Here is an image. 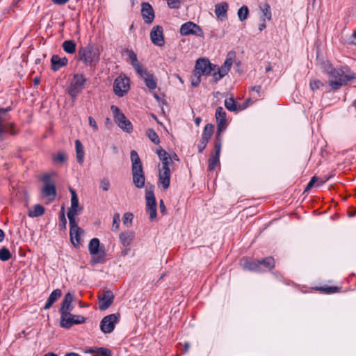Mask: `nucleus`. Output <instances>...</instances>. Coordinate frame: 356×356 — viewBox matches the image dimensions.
Returning a JSON list of instances; mask_svg holds the SVG:
<instances>
[{
    "instance_id": "1",
    "label": "nucleus",
    "mask_w": 356,
    "mask_h": 356,
    "mask_svg": "<svg viewBox=\"0 0 356 356\" xmlns=\"http://www.w3.org/2000/svg\"><path fill=\"white\" fill-rule=\"evenodd\" d=\"M232 64L233 58L232 57L227 58L220 67L211 64L208 59L199 58L196 61L195 72L198 76L212 74L213 81L217 82L228 74Z\"/></svg>"
},
{
    "instance_id": "2",
    "label": "nucleus",
    "mask_w": 356,
    "mask_h": 356,
    "mask_svg": "<svg viewBox=\"0 0 356 356\" xmlns=\"http://www.w3.org/2000/svg\"><path fill=\"white\" fill-rule=\"evenodd\" d=\"M325 71L331 78L328 83L333 90L339 89L347 81L356 79V74L348 67L334 68L330 65Z\"/></svg>"
},
{
    "instance_id": "3",
    "label": "nucleus",
    "mask_w": 356,
    "mask_h": 356,
    "mask_svg": "<svg viewBox=\"0 0 356 356\" xmlns=\"http://www.w3.org/2000/svg\"><path fill=\"white\" fill-rule=\"evenodd\" d=\"M80 60L86 65L95 66L99 61V49L94 47H86L79 50Z\"/></svg>"
},
{
    "instance_id": "4",
    "label": "nucleus",
    "mask_w": 356,
    "mask_h": 356,
    "mask_svg": "<svg viewBox=\"0 0 356 356\" xmlns=\"http://www.w3.org/2000/svg\"><path fill=\"white\" fill-rule=\"evenodd\" d=\"M111 110L113 114L114 121L118 126L124 131L131 133L133 130V126L131 122L120 111V108L117 106L112 105Z\"/></svg>"
},
{
    "instance_id": "5",
    "label": "nucleus",
    "mask_w": 356,
    "mask_h": 356,
    "mask_svg": "<svg viewBox=\"0 0 356 356\" xmlns=\"http://www.w3.org/2000/svg\"><path fill=\"white\" fill-rule=\"evenodd\" d=\"M86 82V79L82 74H75L70 83L68 89V93L70 97L75 99L76 96L81 92L84 88Z\"/></svg>"
},
{
    "instance_id": "6",
    "label": "nucleus",
    "mask_w": 356,
    "mask_h": 356,
    "mask_svg": "<svg viewBox=\"0 0 356 356\" xmlns=\"http://www.w3.org/2000/svg\"><path fill=\"white\" fill-rule=\"evenodd\" d=\"M88 250L92 255V263L95 264L104 261L105 253L104 251L99 248V240L93 238L90 240L88 245Z\"/></svg>"
},
{
    "instance_id": "7",
    "label": "nucleus",
    "mask_w": 356,
    "mask_h": 356,
    "mask_svg": "<svg viewBox=\"0 0 356 356\" xmlns=\"http://www.w3.org/2000/svg\"><path fill=\"white\" fill-rule=\"evenodd\" d=\"M70 192L71 193V205L67 212V217L69 223H73V222H76L75 216L82 212L83 208L79 204V199L76 191L73 188H70Z\"/></svg>"
},
{
    "instance_id": "8",
    "label": "nucleus",
    "mask_w": 356,
    "mask_h": 356,
    "mask_svg": "<svg viewBox=\"0 0 356 356\" xmlns=\"http://www.w3.org/2000/svg\"><path fill=\"white\" fill-rule=\"evenodd\" d=\"M129 89L130 80L127 76L120 75L115 79L113 83V91L117 96H124Z\"/></svg>"
},
{
    "instance_id": "9",
    "label": "nucleus",
    "mask_w": 356,
    "mask_h": 356,
    "mask_svg": "<svg viewBox=\"0 0 356 356\" xmlns=\"http://www.w3.org/2000/svg\"><path fill=\"white\" fill-rule=\"evenodd\" d=\"M146 211L149 214V219L154 220L156 218V203L152 188H146Z\"/></svg>"
},
{
    "instance_id": "10",
    "label": "nucleus",
    "mask_w": 356,
    "mask_h": 356,
    "mask_svg": "<svg viewBox=\"0 0 356 356\" xmlns=\"http://www.w3.org/2000/svg\"><path fill=\"white\" fill-rule=\"evenodd\" d=\"M119 314H112L104 317L99 325L102 332L104 334L112 332L115 329V324L119 321Z\"/></svg>"
},
{
    "instance_id": "11",
    "label": "nucleus",
    "mask_w": 356,
    "mask_h": 356,
    "mask_svg": "<svg viewBox=\"0 0 356 356\" xmlns=\"http://www.w3.org/2000/svg\"><path fill=\"white\" fill-rule=\"evenodd\" d=\"M222 146V138L219 137V136L216 138L215 143H214V153H213L209 159V165L208 170L210 171L213 170L216 166H218L220 163V154L221 151Z\"/></svg>"
},
{
    "instance_id": "12",
    "label": "nucleus",
    "mask_w": 356,
    "mask_h": 356,
    "mask_svg": "<svg viewBox=\"0 0 356 356\" xmlns=\"http://www.w3.org/2000/svg\"><path fill=\"white\" fill-rule=\"evenodd\" d=\"M85 318L79 315H73L67 313L60 316V326L64 328H70L73 325L81 324L85 322Z\"/></svg>"
},
{
    "instance_id": "13",
    "label": "nucleus",
    "mask_w": 356,
    "mask_h": 356,
    "mask_svg": "<svg viewBox=\"0 0 356 356\" xmlns=\"http://www.w3.org/2000/svg\"><path fill=\"white\" fill-rule=\"evenodd\" d=\"M10 110V107L0 108V137L4 133H10L11 134H15V132L11 129L13 124L6 122L9 119L8 112Z\"/></svg>"
},
{
    "instance_id": "14",
    "label": "nucleus",
    "mask_w": 356,
    "mask_h": 356,
    "mask_svg": "<svg viewBox=\"0 0 356 356\" xmlns=\"http://www.w3.org/2000/svg\"><path fill=\"white\" fill-rule=\"evenodd\" d=\"M70 224V236L72 243L74 247H79L81 244V234H83V230L81 229L76 222Z\"/></svg>"
},
{
    "instance_id": "15",
    "label": "nucleus",
    "mask_w": 356,
    "mask_h": 356,
    "mask_svg": "<svg viewBox=\"0 0 356 356\" xmlns=\"http://www.w3.org/2000/svg\"><path fill=\"white\" fill-rule=\"evenodd\" d=\"M180 33L181 35H194L200 36L202 35V31L196 24L188 22L183 24L180 28Z\"/></svg>"
},
{
    "instance_id": "16",
    "label": "nucleus",
    "mask_w": 356,
    "mask_h": 356,
    "mask_svg": "<svg viewBox=\"0 0 356 356\" xmlns=\"http://www.w3.org/2000/svg\"><path fill=\"white\" fill-rule=\"evenodd\" d=\"M216 119L218 123L216 137L218 136L221 137V132L223 131L227 126L226 124V112L223 108L220 106L216 108Z\"/></svg>"
},
{
    "instance_id": "17",
    "label": "nucleus",
    "mask_w": 356,
    "mask_h": 356,
    "mask_svg": "<svg viewBox=\"0 0 356 356\" xmlns=\"http://www.w3.org/2000/svg\"><path fill=\"white\" fill-rule=\"evenodd\" d=\"M136 74L143 80L145 86L149 90H154L156 88L157 82L153 74L147 72L145 68H143L141 72H138Z\"/></svg>"
},
{
    "instance_id": "18",
    "label": "nucleus",
    "mask_w": 356,
    "mask_h": 356,
    "mask_svg": "<svg viewBox=\"0 0 356 356\" xmlns=\"http://www.w3.org/2000/svg\"><path fill=\"white\" fill-rule=\"evenodd\" d=\"M152 42L159 47L164 45L163 28L161 26H154L150 33Z\"/></svg>"
},
{
    "instance_id": "19",
    "label": "nucleus",
    "mask_w": 356,
    "mask_h": 356,
    "mask_svg": "<svg viewBox=\"0 0 356 356\" xmlns=\"http://www.w3.org/2000/svg\"><path fill=\"white\" fill-rule=\"evenodd\" d=\"M114 300V295L111 291H106L104 292L102 296H99V308L100 310L104 311L108 309Z\"/></svg>"
},
{
    "instance_id": "20",
    "label": "nucleus",
    "mask_w": 356,
    "mask_h": 356,
    "mask_svg": "<svg viewBox=\"0 0 356 356\" xmlns=\"http://www.w3.org/2000/svg\"><path fill=\"white\" fill-rule=\"evenodd\" d=\"M141 7V14L145 22L151 24L154 19V12L152 6L148 3H143Z\"/></svg>"
},
{
    "instance_id": "21",
    "label": "nucleus",
    "mask_w": 356,
    "mask_h": 356,
    "mask_svg": "<svg viewBox=\"0 0 356 356\" xmlns=\"http://www.w3.org/2000/svg\"><path fill=\"white\" fill-rule=\"evenodd\" d=\"M73 299L74 297L72 293H67L65 294L62 302L61 307L60 309V316L67 313H70L72 311L73 306L72 305V302Z\"/></svg>"
},
{
    "instance_id": "22",
    "label": "nucleus",
    "mask_w": 356,
    "mask_h": 356,
    "mask_svg": "<svg viewBox=\"0 0 356 356\" xmlns=\"http://www.w3.org/2000/svg\"><path fill=\"white\" fill-rule=\"evenodd\" d=\"M156 154L161 161V168H170V165L172 163V158H171V156L162 148L158 149Z\"/></svg>"
},
{
    "instance_id": "23",
    "label": "nucleus",
    "mask_w": 356,
    "mask_h": 356,
    "mask_svg": "<svg viewBox=\"0 0 356 356\" xmlns=\"http://www.w3.org/2000/svg\"><path fill=\"white\" fill-rule=\"evenodd\" d=\"M240 264L244 270L259 272V260L243 258L241 260Z\"/></svg>"
},
{
    "instance_id": "24",
    "label": "nucleus",
    "mask_w": 356,
    "mask_h": 356,
    "mask_svg": "<svg viewBox=\"0 0 356 356\" xmlns=\"http://www.w3.org/2000/svg\"><path fill=\"white\" fill-rule=\"evenodd\" d=\"M131 171L134 185L138 188H142L145 185V181L143 170L140 169L138 170H135Z\"/></svg>"
},
{
    "instance_id": "25",
    "label": "nucleus",
    "mask_w": 356,
    "mask_h": 356,
    "mask_svg": "<svg viewBox=\"0 0 356 356\" xmlns=\"http://www.w3.org/2000/svg\"><path fill=\"white\" fill-rule=\"evenodd\" d=\"M51 69L54 71H57L62 67L65 66L67 64L68 60L66 57L60 58L58 55H53L51 59Z\"/></svg>"
},
{
    "instance_id": "26",
    "label": "nucleus",
    "mask_w": 356,
    "mask_h": 356,
    "mask_svg": "<svg viewBox=\"0 0 356 356\" xmlns=\"http://www.w3.org/2000/svg\"><path fill=\"white\" fill-rule=\"evenodd\" d=\"M229 4L227 2H221L215 6V14L218 19H224L227 17Z\"/></svg>"
},
{
    "instance_id": "27",
    "label": "nucleus",
    "mask_w": 356,
    "mask_h": 356,
    "mask_svg": "<svg viewBox=\"0 0 356 356\" xmlns=\"http://www.w3.org/2000/svg\"><path fill=\"white\" fill-rule=\"evenodd\" d=\"M135 237V234L134 232L128 231L122 232L120 234L119 238L120 243L123 246H129L131 244Z\"/></svg>"
},
{
    "instance_id": "28",
    "label": "nucleus",
    "mask_w": 356,
    "mask_h": 356,
    "mask_svg": "<svg viewBox=\"0 0 356 356\" xmlns=\"http://www.w3.org/2000/svg\"><path fill=\"white\" fill-rule=\"evenodd\" d=\"M127 52L129 55V62L135 70L136 72L138 73V72H141L144 67L138 61L136 54L132 50H127Z\"/></svg>"
},
{
    "instance_id": "29",
    "label": "nucleus",
    "mask_w": 356,
    "mask_h": 356,
    "mask_svg": "<svg viewBox=\"0 0 356 356\" xmlns=\"http://www.w3.org/2000/svg\"><path fill=\"white\" fill-rule=\"evenodd\" d=\"M62 292L60 289H57L54 290L49 295L43 309H49L52 305L61 296Z\"/></svg>"
},
{
    "instance_id": "30",
    "label": "nucleus",
    "mask_w": 356,
    "mask_h": 356,
    "mask_svg": "<svg viewBox=\"0 0 356 356\" xmlns=\"http://www.w3.org/2000/svg\"><path fill=\"white\" fill-rule=\"evenodd\" d=\"M259 272H264L272 269L275 266V260L273 257H266L264 259L259 260Z\"/></svg>"
},
{
    "instance_id": "31",
    "label": "nucleus",
    "mask_w": 356,
    "mask_h": 356,
    "mask_svg": "<svg viewBox=\"0 0 356 356\" xmlns=\"http://www.w3.org/2000/svg\"><path fill=\"white\" fill-rule=\"evenodd\" d=\"M43 195L49 197V200H53L56 197V191L54 184H47L42 190Z\"/></svg>"
},
{
    "instance_id": "32",
    "label": "nucleus",
    "mask_w": 356,
    "mask_h": 356,
    "mask_svg": "<svg viewBox=\"0 0 356 356\" xmlns=\"http://www.w3.org/2000/svg\"><path fill=\"white\" fill-rule=\"evenodd\" d=\"M131 170L143 169L142 163L138 153L135 150L131 152Z\"/></svg>"
},
{
    "instance_id": "33",
    "label": "nucleus",
    "mask_w": 356,
    "mask_h": 356,
    "mask_svg": "<svg viewBox=\"0 0 356 356\" xmlns=\"http://www.w3.org/2000/svg\"><path fill=\"white\" fill-rule=\"evenodd\" d=\"M214 131V125L211 124H207L204 129L201 140L202 141L208 143L210 140Z\"/></svg>"
},
{
    "instance_id": "34",
    "label": "nucleus",
    "mask_w": 356,
    "mask_h": 356,
    "mask_svg": "<svg viewBox=\"0 0 356 356\" xmlns=\"http://www.w3.org/2000/svg\"><path fill=\"white\" fill-rule=\"evenodd\" d=\"M75 147H76V156L78 163H82L84 159V150L83 147L80 142V140H76L75 141Z\"/></svg>"
},
{
    "instance_id": "35",
    "label": "nucleus",
    "mask_w": 356,
    "mask_h": 356,
    "mask_svg": "<svg viewBox=\"0 0 356 356\" xmlns=\"http://www.w3.org/2000/svg\"><path fill=\"white\" fill-rule=\"evenodd\" d=\"M225 106L229 111H236L241 108V105L237 104L233 97L225 100Z\"/></svg>"
},
{
    "instance_id": "36",
    "label": "nucleus",
    "mask_w": 356,
    "mask_h": 356,
    "mask_svg": "<svg viewBox=\"0 0 356 356\" xmlns=\"http://www.w3.org/2000/svg\"><path fill=\"white\" fill-rule=\"evenodd\" d=\"M63 50L67 54H73L76 51V44L73 40H65L62 44Z\"/></svg>"
},
{
    "instance_id": "37",
    "label": "nucleus",
    "mask_w": 356,
    "mask_h": 356,
    "mask_svg": "<svg viewBox=\"0 0 356 356\" xmlns=\"http://www.w3.org/2000/svg\"><path fill=\"white\" fill-rule=\"evenodd\" d=\"M271 19V11L270 6L265 4L261 8V15L260 16L261 21H269Z\"/></svg>"
},
{
    "instance_id": "38",
    "label": "nucleus",
    "mask_w": 356,
    "mask_h": 356,
    "mask_svg": "<svg viewBox=\"0 0 356 356\" xmlns=\"http://www.w3.org/2000/svg\"><path fill=\"white\" fill-rule=\"evenodd\" d=\"M44 213V209L40 204H35L32 211H29V216L31 218L38 217Z\"/></svg>"
},
{
    "instance_id": "39",
    "label": "nucleus",
    "mask_w": 356,
    "mask_h": 356,
    "mask_svg": "<svg viewBox=\"0 0 356 356\" xmlns=\"http://www.w3.org/2000/svg\"><path fill=\"white\" fill-rule=\"evenodd\" d=\"M248 14L249 9L246 6H243L237 12L238 17L241 22L245 21L248 18Z\"/></svg>"
},
{
    "instance_id": "40",
    "label": "nucleus",
    "mask_w": 356,
    "mask_h": 356,
    "mask_svg": "<svg viewBox=\"0 0 356 356\" xmlns=\"http://www.w3.org/2000/svg\"><path fill=\"white\" fill-rule=\"evenodd\" d=\"M87 353H96L97 354H99V355H102L104 356H111L112 355V351L110 349L106 348H97L96 350L90 349V350H88Z\"/></svg>"
},
{
    "instance_id": "41",
    "label": "nucleus",
    "mask_w": 356,
    "mask_h": 356,
    "mask_svg": "<svg viewBox=\"0 0 356 356\" xmlns=\"http://www.w3.org/2000/svg\"><path fill=\"white\" fill-rule=\"evenodd\" d=\"M11 258V253L9 250L5 247L0 249V260L2 261H8Z\"/></svg>"
},
{
    "instance_id": "42",
    "label": "nucleus",
    "mask_w": 356,
    "mask_h": 356,
    "mask_svg": "<svg viewBox=\"0 0 356 356\" xmlns=\"http://www.w3.org/2000/svg\"><path fill=\"white\" fill-rule=\"evenodd\" d=\"M67 159V155L63 152H59L57 154L54 155L52 157L54 163H62Z\"/></svg>"
},
{
    "instance_id": "43",
    "label": "nucleus",
    "mask_w": 356,
    "mask_h": 356,
    "mask_svg": "<svg viewBox=\"0 0 356 356\" xmlns=\"http://www.w3.org/2000/svg\"><path fill=\"white\" fill-rule=\"evenodd\" d=\"M147 135L149 140L153 142L154 144L158 145L160 142L159 136L154 131V130L149 129L147 131Z\"/></svg>"
},
{
    "instance_id": "44",
    "label": "nucleus",
    "mask_w": 356,
    "mask_h": 356,
    "mask_svg": "<svg viewBox=\"0 0 356 356\" xmlns=\"http://www.w3.org/2000/svg\"><path fill=\"white\" fill-rule=\"evenodd\" d=\"M170 184V179L163 177H159V181L158 185L159 186H161L163 190H167Z\"/></svg>"
},
{
    "instance_id": "45",
    "label": "nucleus",
    "mask_w": 356,
    "mask_h": 356,
    "mask_svg": "<svg viewBox=\"0 0 356 356\" xmlns=\"http://www.w3.org/2000/svg\"><path fill=\"white\" fill-rule=\"evenodd\" d=\"M111 183L108 178H102L99 181V188L104 192L108 191L110 189Z\"/></svg>"
},
{
    "instance_id": "46",
    "label": "nucleus",
    "mask_w": 356,
    "mask_h": 356,
    "mask_svg": "<svg viewBox=\"0 0 356 356\" xmlns=\"http://www.w3.org/2000/svg\"><path fill=\"white\" fill-rule=\"evenodd\" d=\"M120 215L119 213H115L113 215L112 229L113 231H118L120 227Z\"/></svg>"
},
{
    "instance_id": "47",
    "label": "nucleus",
    "mask_w": 356,
    "mask_h": 356,
    "mask_svg": "<svg viewBox=\"0 0 356 356\" xmlns=\"http://www.w3.org/2000/svg\"><path fill=\"white\" fill-rule=\"evenodd\" d=\"M133 218H134V215L131 213H129V212L125 213L122 218L123 224L127 227H130L131 225Z\"/></svg>"
},
{
    "instance_id": "48",
    "label": "nucleus",
    "mask_w": 356,
    "mask_h": 356,
    "mask_svg": "<svg viewBox=\"0 0 356 356\" xmlns=\"http://www.w3.org/2000/svg\"><path fill=\"white\" fill-rule=\"evenodd\" d=\"M323 86L324 83L319 80H312L309 83V86L312 91H315L316 90L319 89L321 87H323Z\"/></svg>"
},
{
    "instance_id": "49",
    "label": "nucleus",
    "mask_w": 356,
    "mask_h": 356,
    "mask_svg": "<svg viewBox=\"0 0 356 356\" xmlns=\"http://www.w3.org/2000/svg\"><path fill=\"white\" fill-rule=\"evenodd\" d=\"M171 172L170 168H159V177H163L170 179Z\"/></svg>"
},
{
    "instance_id": "50",
    "label": "nucleus",
    "mask_w": 356,
    "mask_h": 356,
    "mask_svg": "<svg viewBox=\"0 0 356 356\" xmlns=\"http://www.w3.org/2000/svg\"><path fill=\"white\" fill-rule=\"evenodd\" d=\"M170 8H178L181 5V0H166Z\"/></svg>"
},
{
    "instance_id": "51",
    "label": "nucleus",
    "mask_w": 356,
    "mask_h": 356,
    "mask_svg": "<svg viewBox=\"0 0 356 356\" xmlns=\"http://www.w3.org/2000/svg\"><path fill=\"white\" fill-rule=\"evenodd\" d=\"M200 77L201 76H198V74H196V72H195L193 76L191 78L192 86L197 87L200 84L201 81Z\"/></svg>"
},
{
    "instance_id": "52",
    "label": "nucleus",
    "mask_w": 356,
    "mask_h": 356,
    "mask_svg": "<svg viewBox=\"0 0 356 356\" xmlns=\"http://www.w3.org/2000/svg\"><path fill=\"white\" fill-rule=\"evenodd\" d=\"M88 123L95 132H97L98 131L99 128L97 124L92 117H88Z\"/></svg>"
},
{
    "instance_id": "53",
    "label": "nucleus",
    "mask_w": 356,
    "mask_h": 356,
    "mask_svg": "<svg viewBox=\"0 0 356 356\" xmlns=\"http://www.w3.org/2000/svg\"><path fill=\"white\" fill-rule=\"evenodd\" d=\"M322 291H323L326 293H334L337 291V287H326V288H321Z\"/></svg>"
},
{
    "instance_id": "54",
    "label": "nucleus",
    "mask_w": 356,
    "mask_h": 356,
    "mask_svg": "<svg viewBox=\"0 0 356 356\" xmlns=\"http://www.w3.org/2000/svg\"><path fill=\"white\" fill-rule=\"evenodd\" d=\"M64 209L63 207L62 208V210H61V216H60V218H61V221H62V225H63V228H65L66 227V224H67V220H66V218H65V214H64V211H63Z\"/></svg>"
},
{
    "instance_id": "55",
    "label": "nucleus",
    "mask_w": 356,
    "mask_h": 356,
    "mask_svg": "<svg viewBox=\"0 0 356 356\" xmlns=\"http://www.w3.org/2000/svg\"><path fill=\"white\" fill-rule=\"evenodd\" d=\"M207 143L202 141V140H200V144L198 145V151L200 152H202L206 147Z\"/></svg>"
},
{
    "instance_id": "56",
    "label": "nucleus",
    "mask_w": 356,
    "mask_h": 356,
    "mask_svg": "<svg viewBox=\"0 0 356 356\" xmlns=\"http://www.w3.org/2000/svg\"><path fill=\"white\" fill-rule=\"evenodd\" d=\"M316 179H317V178L316 177H313L312 178V179L310 180V181L308 183L305 190L307 191V190L310 189L313 186V185L315 183Z\"/></svg>"
},
{
    "instance_id": "57",
    "label": "nucleus",
    "mask_w": 356,
    "mask_h": 356,
    "mask_svg": "<svg viewBox=\"0 0 356 356\" xmlns=\"http://www.w3.org/2000/svg\"><path fill=\"white\" fill-rule=\"evenodd\" d=\"M56 5H63L67 3L70 0H51Z\"/></svg>"
},
{
    "instance_id": "58",
    "label": "nucleus",
    "mask_w": 356,
    "mask_h": 356,
    "mask_svg": "<svg viewBox=\"0 0 356 356\" xmlns=\"http://www.w3.org/2000/svg\"><path fill=\"white\" fill-rule=\"evenodd\" d=\"M159 207H160L161 212L162 213H165V207L164 202H163V201L162 200H160Z\"/></svg>"
},
{
    "instance_id": "59",
    "label": "nucleus",
    "mask_w": 356,
    "mask_h": 356,
    "mask_svg": "<svg viewBox=\"0 0 356 356\" xmlns=\"http://www.w3.org/2000/svg\"><path fill=\"white\" fill-rule=\"evenodd\" d=\"M266 21H261V23L259 26V31H262L264 29H266Z\"/></svg>"
},
{
    "instance_id": "60",
    "label": "nucleus",
    "mask_w": 356,
    "mask_h": 356,
    "mask_svg": "<svg viewBox=\"0 0 356 356\" xmlns=\"http://www.w3.org/2000/svg\"><path fill=\"white\" fill-rule=\"evenodd\" d=\"M251 90L252 91H254V92H257V93H259L260 90H261V86H253V87H252Z\"/></svg>"
},
{
    "instance_id": "61",
    "label": "nucleus",
    "mask_w": 356,
    "mask_h": 356,
    "mask_svg": "<svg viewBox=\"0 0 356 356\" xmlns=\"http://www.w3.org/2000/svg\"><path fill=\"white\" fill-rule=\"evenodd\" d=\"M189 348H190L189 342H185L184 353H186L188 350Z\"/></svg>"
},
{
    "instance_id": "62",
    "label": "nucleus",
    "mask_w": 356,
    "mask_h": 356,
    "mask_svg": "<svg viewBox=\"0 0 356 356\" xmlns=\"http://www.w3.org/2000/svg\"><path fill=\"white\" fill-rule=\"evenodd\" d=\"M5 234L2 229H0V242H2L4 239Z\"/></svg>"
},
{
    "instance_id": "63",
    "label": "nucleus",
    "mask_w": 356,
    "mask_h": 356,
    "mask_svg": "<svg viewBox=\"0 0 356 356\" xmlns=\"http://www.w3.org/2000/svg\"><path fill=\"white\" fill-rule=\"evenodd\" d=\"M129 251H130V249H129V248H126V249H124V250H122V256H124H124H126V255H127V254H129Z\"/></svg>"
},
{
    "instance_id": "64",
    "label": "nucleus",
    "mask_w": 356,
    "mask_h": 356,
    "mask_svg": "<svg viewBox=\"0 0 356 356\" xmlns=\"http://www.w3.org/2000/svg\"><path fill=\"white\" fill-rule=\"evenodd\" d=\"M65 356H80L79 354L75 353H68Z\"/></svg>"
}]
</instances>
